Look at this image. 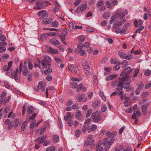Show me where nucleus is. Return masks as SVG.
Masks as SVG:
<instances>
[{
    "instance_id": "nucleus-18",
    "label": "nucleus",
    "mask_w": 151,
    "mask_h": 151,
    "mask_svg": "<svg viewBox=\"0 0 151 151\" xmlns=\"http://www.w3.org/2000/svg\"><path fill=\"white\" fill-rule=\"evenodd\" d=\"M126 78L128 79V81L126 82V83L124 82V86H123V87L125 88H126L127 90V91H129L130 90V89L129 88V85L130 84V81H129V80L128 79V78H126Z\"/></svg>"
},
{
    "instance_id": "nucleus-2",
    "label": "nucleus",
    "mask_w": 151,
    "mask_h": 151,
    "mask_svg": "<svg viewBox=\"0 0 151 151\" xmlns=\"http://www.w3.org/2000/svg\"><path fill=\"white\" fill-rule=\"evenodd\" d=\"M127 81H128L127 78L123 80V79L119 78V83L118 84V86H119V87L117 88L116 91L117 93L119 94V95L122 94L123 91H122V87L124 85V82L126 83Z\"/></svg>"
},
{
    "instance_id": "nucleus-6",
    "label": "nucleus",
    "mask_w": 151,
    "mask_h": 151,
    "mask_svg": "<svg viewBox=\"0 0 151 151\" xmlns=\"http://www.w3.org/2000/svg\"><path fill=\"white\" fill-rule=\"evenodd\" d=\"M36 114L34 113L30 117H28L27 119V120L24 122L22 124L21 127V129L22 131H24L27 126V122H30V120H33L35 117L36 115Z\"/></svg>"
},
{
    "instance_id": "nucleus-32",
    "label": "nucleus",
    "mask_w": 151,
    "mask_h": 151,
    "mask_svg": "<svg viewBox=\"0 0 151 151\" xmlns=\"http://www.w3.org/2000/svg\"><path fill=\"white\" fill-rule=\"evenodd\" d=\"M53 140L55 143H57L59 141V137L58 135H54L53 137Z\"/></svg>"
},
{
    "instance_id": "nucleus-50",
    "label": "nucleus",
    "mask_w": 151,
    "mask_h": 151,
    "mask_svg": "<svg viewBox=\"0 0 151 151\" xmlns=\"http://www.w3.org/2000/svg\"><path fill=\"white\" fill-rule=\"evenodd\" d=\"M116 15H113L111 18L110 20V24H111L113 23L114 21L116 19Z\"/></svg>"
},
{
    "instance_id": "nucleus-39",
    "label": "nucleus",
    "mask_w": 151,
    "mask_h": 151,
    "mask_svg": "<svg viewBox=\"0 0 151 151\" xmlns=\"http://www.w3.org/2000/svg\"><path fill=\"white\" fill-rule=\"evenodd\" d=\"M55 150V147L54 146H51L48 147L46 150V151H54Z\"/></svg>"
},
{
    "instance_id": "nucleus-13",
    "label": "nucleus",
    "mask_w": 151,
    "mask_h": 151,
    "mask_svg": "<svg viewBox=\"0 0 151 151\" xmlns=\"http://www.w3.org/2000/svg\"><path fill=\"white\" fill-rule=\"evenodd\" d=\"M149 105L148 103H146L142 106L141 109L143 114L146 115L147 114V110Z\"/></svg>"
},
{
    "instance_id": "nucleus-26",
    "label": "nucleus",
    "mask_w": 151,
    "mask_h": 151,
    "mask_svg": "<svg viewBox=\"0 0 151 151\" xmlns=\"http://www.w3.org/2000/svg\"><path fill=\"white\" fill-rule=\"evenodd\" d=\"M117 75H111L108 76V77H106V80L107 81H109L110 80H111L114 79H115L116 77H117Z\"/></svg>"
},
{
    "instance_id": "nucleus-17",
    "label": "nucleus",
    "mask_w": 151,
    "mask_h": 151,
    "mask_svg": "<svg viewBox=\"0 0 151 151\" xmlns=\"http://www.w3.org/2000/svg\"><path fill=\"white\" fill-rule=\"evenodd\" d=\"M46 137L47 136L39 137L37 139V142L39 144L43 143L44 141L46 139Z\"/></svg>"
},
{
    "instance_id": "nucleus-23",
    "label": "nucleus",
    "mask_w": 151,
    "mask_h": 151,
    "mask_svg": "<svg viewBox=\"0 0 151 151\" xmlns=\"http://www.w3.org/2000/svg\"><path fill=\"white\" fill-rule=\"evenodd\" d=\"M49 42L55 45H58L60 44L59 41L55 38L50 39Z\"/></svg>"
},
{
    "instance_id": "nucleus-35",
    "label": "nucleus",
    "mask_w": 151,
    "mask_h": 151,
    "mask_svg": "<svg viewBox=\"0 0 151 151\" xmlns=\"http://www.w3.org/2000/svg\"><path fill=\"white\" fill-rule=\"evenodd\" d=\"M71 117V113L70 112H68L67 114L64 117V119L65 121L69 119H70Z\"/></svg>"
},
{
    "instance_id": "nucleus-58",
    "label": "nucleus",
    "mask_w": 151,
    "mask_h": 151,
    "mask_svg": "<svg viewBox=\"0 0 151 151\" xmlns=\"http://www.w3.org/2000/svg\"><path fill=\"white\" fill-rule=\"evenodd\" d=\"M133 58V55H132L130 54L128 55H125L124 58V59L127 60H130Z\"/></svg>"
},
{
    "instance_id": "nucleus-34",
    "label": "nucleus",
    "mask_w": 151,
    "mask_h": 151,
    "mask_svg": "<svg viewBox=\"0 0 151 151\" xmlns=\"http://www.w3.org/2000/svg\"><path fill=\"white\" fill-rule=\"evenodd\" d=\"M125 53L123 51H121L119 52V55L122 58H124L126 55Z\"/></svg>"
},
{
    "instance_id": "nucleus-19",
    "label": "nucleus",
    "mask_w": 151,
    "mask_h": 151,
    "mask_svg": "<svg viewBox=\"0 0 151 151\" xmlns=\"http://www.w3.org/2000/svg\"><path fill=\"white\" fill-rule=\"evenodd\" d=\"M100 102L99 100H96L95 101L93 104V107L94 109H96L100 106Z\"/></svg>"
},
{
    "instance_id": "nucleus-64",
    "label": "nucleus",
    "mask_w": 151,
    "mask_h": 151,
    "mask_svg": "<svg viewBox=\"0 0 151 151\" xmlns=\"http://www.w3.org/2000/svg\"><path fill=\"white\" fill-rule=\"evenodd\" d=\"M85 73L87 76L90 77L92 76V74L91 73L88 71H86L85 72Z\"/></svg>"
},
{
    "instance_id": "nucleus-33",
    "label": "nucleus",
    "mask_w": 151,
    "mask_h": 151,
    "mask_svg": "<svg viewBox=\"0 0 151 151\" xmlns=\"http://www.w3.org/2000/svg\"><path fill=\"white\" fill-rule=\"evenodd\" d=\"M52 70L51 68H48L47 69L45 70L44 71V73L45 75H47L49 74L50 73L52 72Z\"/></svg>"
},
{
    "instance_id": "nucleus-36",
    "label": "nucleus",
    "mask_w": 151,
    "mask_h": 151,
    "mask_svg": "<svg viewBox=\"0 0 151 151\" xmlns=\"http://www.w3.org/2000/svg\"><path fill=\"white\" fill-rule=\"evenodd\" d=\"M69 25L70 30L72 32L73 31L74 29V25L73 23L71 22H70L69 23Z\"/></svg>"
},
{
    "instance_id": "nucleus-29",
    "label": "nucleus",
    "mask_w": 151,
    "mask_h": 151,
    "mask_svg": "<svg viewBox=\"0 0 151 151\" xmlns=\"http://www.w3.org/2000/svg\"><path fill=\"white\" fill-rule=\"evenodd\" d=\"M59 37L60 38L62 42L65 45H67V43L65 41V36L60 34L59 35Z\"/></svg>"
},
{
    "instance_id": "nucleus-9",
    "label": "nucleus",
    "mask_w": 151,
    "mask_h": 151,
    "mask_svg": "<svg viewBox=\"0 0 151 151\" xmlns=\"http://www.w3.org/2000/svg\"><path fill=\"white\" fill-rule=\"evenodd\" d=\"M34 90L37 92H39L40 90L44 91H45V88L43 86L42 82V81H40L38 83L37 86L34 88Z\"/></svg>"
},
{
    "instance_id": "nucleus-24",
    "label": "nucleus",
    "mask_w": 151,
    "mask_h": 151,
    "mask_svg": "<svg viewBox=\"0 0 151 151\" xmlns=\"http://www.w3.org/2000/svg\"><path fill=\"white\" fill-rule=\"evenodd\" d=\"M124 14L121 12H120L117 14L116 17L119 19H122L124 17Z\"/></svg>"
},
{
    "instance_id": "nucleus-1",
    "label": "nucleus",
    "mask_w": 151,
    "mask_h": 151,
    "mask_svg": "<svg viewBox=\"0 0 151 151\" xmlns=\"http://www.w3.org/2000/svg\"><path fill=\"white\" fill-rule=\"evenodd\" d=\"M51 59L47 55H45L43 58V60H39V63L41 64L43 68H46L47 66H50L51 65Z\"/></svg>"
},
{
    "instance_id": "nucleus-28",
    "label": "nucleus",
    "mask_w": 151,
    "mask_h": 151,
    "mask_svg": "<svg viewBox=\"0 0 151 151\" xmlns=\"http://www.w3.org/2000/svg\"><path fill=\"white\" fill-rule=\"evenodd\" d=\"M54 89V87L53 86H49L47 88L45 92L46 97L47 98L48 97V90H53Z\"/></svg>"
},
{
    "instance_id": "nucleus-3",
    "label": "nucleus",
    "mask_w": 151,
    "mask_h": 151,
    "mask_svg": "<svg viewBox=\"0 0 151 151\" xmlns=\"http://www.w3.org/2000/svg\"><path fill=\"white\" fill-rule=\"evenodd\" d=\"M22 63H20L19 65V68H17L14 74L11 73V78H14L15 80L17 81L18 79L20 77V76L22 69Z\"/></svg>"
},
{
    "instance_id": "nucleus-55",
    "label": "nucleus",
    "mask_w": 151,
    "mask_h": 151,
    "mask_svg": "<svg viewBox=\"0 0 151 151\" xmlns=\"http://www.w3.org/2000/svg\"><path fill=\"white\" fill-rule=\"evenodd\" d=\"M110 17V14L108 12L105 13L103 15V17L105 19H107Z\"/></svg>"
},
{
    "instance_id": "nucleus-38",
    "label": "nucleus",
    "mask_w": 151,
    "mask_h": 151,
    "mask_svg": "<svg viewBox=\"0 0 151 151\" xmlns=\"http://www.w3.org/2000/svg\"><path fill=\"white\" fill-rule=\"evenodd\" d=\"M58 22L56 20L54 21L52 23V25L53 27H57L58 26Z\"/></svg>"
},
{
    "instance_id": "nucleus-22",
    "label": "nucleus",
    "mask_w": 151,
    "mask_h": 151,
    "mask_svg": "<svg viewBox=\"0 0 151 151\" xmlns=\"http://www.w3.org/2000/svg\"><path fill=\"white\" fill-rule=\"evenodd\" d=\"M49 52L52 54H58V50L55 49H53L52 47H49L48 48Z\"/></svg>"
},
{
    "instance_id": "nucleus-40",
    "label": "nucleus",
    "mask_w": 151,
    "mask_h": 151,
    "mask_svg": "<svg viewBox=\"0 0 151 151\" xmlns=\"http://www.w3.org/2000/svg\"><path fill=\"white\" fill-rule=\"evenodd\" d=\"M78 83L75 81H73L71 83L70 85L72 88H75L77 86Z\"/></svg>"
},
{
    "instance_id": "nucleus-61",
    "label": "nucleus",
    "mask_w": 151,
    "mask_h": 151,
    "mask_svg": "<svg viewBox=\"0 0 151 151\" xmlns=\"http://www.w3.org/2000/svg\"><path fill=\"white\" fill-rule=\"evenodd\" d=\"M47 35H48L54 36L56 35V33L55 32H49V33H47Z\"/></svg>"
},
{
    "instance_id": "nucleus-44",
    "label": "nucleus",
    "mask_w": 151,
    "mask_h": 151,
    "mask_svg": "<svg viewBox=\"0 0 151 151\" xmlns=\"http://www.w3.org/2000/svg\"><path fill=\"white\" fill-rule=\"evenodd\" d=\"M51 143V142L50 140H47L43 142V145L45 146H47L50 144Z\"/></svg>"
},
{
    "instance_id": "nucleus-49",
    "label": "nucleus",
    "mask_w": 151,
    "mask_h": 151,
    "mask_svg": "<svg viewBox=\"0 0 151 151\" xmlns=\"http://www.w3.org/2000/svg\"><path fill=\"white\" fill-rule=\"evenodd\" d=\"M119 83V80L118 82L116 80L114 81L111 84L112 86V87H114L116 86H118V84Z\"/></svg>"
},
{
    "instance_id": "nucleus-5",
    "label": "nucleus",
    "mask_w": 151,
    "mask_h": 151,
    "mask_svg": "<svg viewBox=\"0 0 151 151\" xmlns=\"http://www.w3.org/2000/svg\"><path fill=\"white\" fill-rule=\"evenodd\" d=\"M11 99L10 96L9 95H7L5 92H3L1 95L0 99L1 101L4 102V104L8 102Z\"/></svg>"
},
{
    "instance_id": "nucleus-42",
    "label": "nucleus",
    "mask_w": 151,
    "mask_h": 151,
    "mask_svg": "<svg viewBox=\"0 0 151 151\" xmlns=\"http://www.w3.org/2000/svg\"><path fill=\"white\" fill-rule=\"evenodd\" d=\"M149 95V93L147 92H144L141 94L143 98H145L147 97Z\"/></svg>"
},
{
    "instance_id": "nucleus-11",
    "label": "nucleus",
    "mask_w": 151,
    "mask_h": 151,
    "mask_svg": "<svg viewBox=\"0 0 151 151\" xmlns=\"http://www.w3.org/2000/svg\"><path fill=\"white\" fill-rule=\"evenodd\" d=\"M37 15L40 18L43 19H46L48 16L47 13L44 10L39 11L37 13Z\"/></svg>"
},
{
    "instance_id": "nucleus-63",
    "label": "nucleus",
    "mask_w": 151,
    "mask_h": 151,
    "mask_svg": "<svg viewBox=\"0 0 151 151\" xmlns=\"http://www.w3.org/2000/svg\"><path fill=\"white\" fill-rule=\"evenodd\" d=\"M151 87V82H149L145 86V88L146 89H148Z\"/></svg>"
},
{
    "instance_id": "nucleus-51",
    "label": "nucleus",
    "mask_w": 151,
    "mask_h": 151,
    "mask_svg": "<svg viewBox=\"0 0 151 151\" xmlns=\"http://www.w3.org/2000/svg\"><path fill=\"white\" fill-rule=\"evenodd\" d=\"M97 128V126L95 124L92 125L90 127V130L92 131H94Z\"/></svg>"
},
{
    "instance_id": "nucleus-53",
    "label": "nucleus",
    "mask_w": 151,
    "mask_h": 151,
    "mask_svg": "<svg viewBox=\"0 0 151 151\" xmlns=\"http://www.w3.org/2000/svg\"><path fill=\"white\" fill-rule=\"evenodd\" d=\"M92 109H89L86 113V117H88L90 116L91 115V114L92 113Z\"/></svg>"
},
{
    "instance_id": "nucleus-56",
    "label": "nucleus",
    "mask_w": 151,
    "mask_h": 151,
    "mask_svg": "<svg viewBox=\"0 0 151 151\" xmlns=\"http://www.w3.org/2000/svg\"><path fill=\"white\" fill-rule=\"evenodd\" d=\"M89 126L87 125H85L83 126V127L82 131L83 132H86Z\"/></svg>"
},
{
    "instance_id": "nucleus-60",
    "label": "nucleus",
    "mask_w": 151,
    "mask_h": 151,
    "mask_svg": "<svg viewBox=\"0 0 151 151\" xmlns=\"http://www.w3.org/2000/svg\"><path fill=\"white\" fill-rule=\"evenodd\" d=\"M114 141V138L111 139L109 141L108 140V145H110L112 144Z\"/></svg>"
},
{
    "instance_id": "nucleus-46",
    "label": "nucleus",
    "mask_w": 151,
    "mask_h": 151,
    "mask_svg": "<svg viewBox=\"0 0 151 151\" xmlns=\"http://www.w3.org/2000/svg\"><path fill=\"white\" fill-rule=\"evenodd\" d=\"M81 111L80 110H78L76 113L75 116L76 118H78L81 115Z\"/></svg>"
},
{
    "instance_id": "nucleus-37",
    "label": "nucleus",
    "mask_w": 151,
    "mask_h": 151,
    "mask_svg": "<svg viewBox=\"0 0 151 151\" xmlns=\"http://www.w3.org/2000/svg\"><path fill=\"white\" fill-rule=\"evenodd\" d=\"M8 118H10L11 117L12 119H14L15 117V113H13L12 111L11 112L8 116Z\"/></svg>"
},
{
    "instance_id": "nucleus-7",
    "label": "nucleus",
    "mask_w": 151,
    "mask_h": 151,
    "mask_svg": "<svg viewBox=\"0 0 151 151\" xmlns=\"http://www.w3.org/2000/svg\"><path fill=\"white\" fill-rule=\"evenodd\" d=\"M94 122H99L101 119V117L98 112L93 113L91 116Z\"/></svg>"
},
{
    "instance_id": "nucleus-21",
    "label": "nucleus",
    "mask_w": 151,
    "mask_h": 151,
    "mask_svg": "<svg viewBox=\"0 0 151 151\" xmlns=\"http://www.w3.org/2000/svg\"><path fill=\"white\" fill-rule=\"evenodd\" d=\"M52 21V18L50 17L45 19L43 21V22L44 24H47L50 23Z\"/></svg>"
},
{
    "instance_id": "nucleus-43",
    "label": "nucleus",
    "mask_w": 151,
    "mask_h": 151,
    "mask_svg": "<svg viewBox=\"0 0 151 151\" xmlns=\"http://www.w3.org/2000/svg\"><path fill=\"white\" fill-rule=\"evenodd\" d=\"M111 63L113 64H120V62L119 61H116L115 60L113 59H111L110 60Z\"/></svg>"
},
{
    "instance_id": "nucleus-52",
    "label": "nucleus",
    "mask_w": 151,
    "mask_h": 151,
    "mask_svg": "<svg viewBox=\"0 0 151 151\" xmlns=\"http://www.w3.org/2000/svg\"><path fill=\"white\" fill-rule=\"evenodd\" d=\"M19 123V119H15L13 125L15 127H17Z\"/></svg>"
},
{
    "instance_id": "nucleus-14",
    "label": "nucleus",
    "mask_w": 151,
    "mask_h": 151,
    "mask_svg": "<svg viewBox=\"0 0 151 151\" xmlns=\"http://www.w3.org/2000/svg\"><path fill=\"white\" fill-rule=\"evenodd\" d=\"M143 23V22L141 19L139 20L138 21L135 20L134 21V24L135 27H138L141 26Z\"/></svg>"
},
{
    "instance_id": "nucleus-15",
    "label": "nucleus",
    "mask_w": 151,
    "mask_h": 151,
    "mask_svg": "<svg viewBox=\"0 0 151 151\" xmlns=\"http://www.w3.org/2000/svg\"><path fill=\"white\" fill-rule=\"evenodd\" d=\"M22 74L23 75L27 76H28L29 75V72L28 71L27 67L24 65L22 70Z\"/></svg>"
},
{
    "instance_id": "nucleus-62",
    "label": "nucleus",
    "mask_w": 151,
    "mask_h": 151,
    "mask_svg": "<svg viewBox=\"0 0 151 151\" xmlns=\"http://www.w3.org/2000/svg\"><path fill=\"white\" fill-rule=\"evenodd\" d=\"M55 60L58 63H61L62 60L58 58L57 57H55L54 58Z\"/></svg>"
},
{
    "instance_id": "nucleus-59",
    "label": "nucleus",
    "mask_w": 151,
    "mask_h": 151,
    "mask_svg": "<svg viewBox=\"0 0 151 151\" xmlns=\"http://www.w3.org/2000/svg\"><path fill=\"white\" fill-rule=\"evenodd\" d=\"M106 4L107 7L109 9H111L112 7V6L111 5V3L109 1H107L106 3Z\"/></svg>"
},
{
    "instance_id": "nucleus-45",
    "label": "nucleus",
    "mask_w": 151,
    "mask_h": 151,
    "mask_svg": "<svg viewBox=\"0 0 151 151\" xmlns=\"http://www.w3.org/2000/svg\"><path fill=\"white\" fill-rule=\"evenodd\" d=\"M86 8V5L85 4H84L82 5L80 7V11L81 12H83Z\"/></svg>"
},
{
    "instance_id": "nucleus-27",
    "label": "nucleus",
    "mask_w": 151,
    "mask_h": 151,
    "mask_svg": "<svg viewBox=\"0 0 151 151\" xmlns=\"http://www.w3.org/2000/svg\"><path fill=\"white\" fill-rule=\"evenodd\" d=\"M97 151H103V148L101 146V142H100V143H99L96 147Z\"/></svg>"
},
{
    "instance_id": "nucleus-41",
    "label": "nucleus",
    "mask_w": 151,
    "mask_h": 151,
    "mask_svg": "<svg viewBox=\"0 0 151 151\" xmlns=\"http://www.w3.org/2000/svg\"><path fill=\"white\" fill-rule=\"evenodd\" d=\"M144 84L142 82H141L138 85L137 88L139 90L142 91V89L144 88Z\"/></svg>"
},
{
    "instance_id": "nucleus-25",
    "label": "nucleus",
    "mask_w": 151,
    "mask_h": 151,
    "mask_svg": "<svg viewBox=\"0 0 151 151\" xmlns=\"http://www.w3.org/2000/svg\"><path fill=\"white\" fill-rule=\"evenodd\" d=\"M34 111V107L32 106H30L28 107L27 109V112L29 114H31Z\"/></svg>"
},
{
    "instance_id": "nucleus-57",
    "label": "nucleus",
    "mask_w": 151,
    "mask_h": 151,
    "mask_svg": "<svg viewBox=\"0 0 151 151\" xmlns=\"http://www.w3.org/2000/svg\"><path fill=\"white\" fill-rule=\"evenodd\" d=\"M108 144V139L107 138H105L103 141V145L104 146H106Z\"/></svg>"
},
{
    "instance_id": "nucleus-8",
    "label": "nucleus",
    "mask_w": 151,
    "mask_h": 151,
    "mask_svg": "<svg viewBox=\"0 0 151 151\" xmlns=\"http://www.w3.org/2000/svg\"><path fill=\"white\" fill-rule=\"evenodd\" d=\"M35 5V6L34 7V9L38 10L41 9L42 8H45L47 6L42 1L37 2L36 3Z\"/></svg>"
},
{
    "instance_id": "nucleus-12",
    "label": "nucleus",
    "mask_w": 151,
    "mask_h": 151,
    "mask_svg": "<svg viewBox=\"0 0 151 151\" xmlns=\"http://www.w3.org/2000/svg\"><path fill=\"white\" fill-rule=\"evenodd\" d=\"M141 115V113L139 110L136 111H134L132 115V118L134 119H136L137 117H140Z\"/></svg>"
},
{
    "instance_id": "nucleus-16",
    "label": "nucleus",
    "mask_w": 151,
    "mask_h": 151,
    "mask_svg": "<svg viewBox=\"0 0 151 151\" xmlns=\"http://www.w3.org/2000/svg\"><path fill=\"white\" fill-rule=\"evenodd\" d=\"M139 68H136L134 69L133 75V79L134 80H136L135 78L137 77V76L139 73Z\"/></svg>"
},
{
    "instance_id": "nucleus-47",
    "label": "nucleus",
    "mask_w": 151,
    "mask_h": 151,
    "mask_svg": "<svg viewBox=\"0 0 151 151\" xmlns=\"http://www.w3.org/2000/svg\"><path fill=\"white\" fill-rule=\"evenodd\" d=\"M116 64V65L114 66V71H117L120 68V64Z\"/></svg>"
},
{
    "instance_id": "nucleus-48",
    "label": "nucleus",
    "mask_w": 151,
    "mask_h": 151,
    "mask_svg": "<svg viewBox=\"0 0 151 151\" xmlns=\"http://www.w3.org/2000/svg\"><path fill=\"white\" fill-rule=\"evenodd\" d=\"M10 109V107L9 106H6L4 109V112L6 114L7 113Z\"/></svg>"
},
{
    "instance_id": "nucleus-4",
    "label": "nucleus",
    "mask_w": 151,
    "mask_h": 151,
    "mask_svg": "<svg viewBox=\"0 0 151 151\" xmlns=\"http://www.w3.org/2000/svg\"><path fill=\"white\" fill-rule=\"evenodd\" d=\"M132 70L131 68V67L127 66L125 67L123 69L122 72L120 75L121 76H124L122 78H120L121 79H123L124 80L126 78H128V79L129 80L128 74L132 73Z\"/></svg>"
},
{
    "instance_id": "nucleus-54",
    "label": "nucleus",
    "mask_w": 151,
    "mask_h": 151,
    "mask_svg": "<svg viewBox=\"0 0 151 151\" xmlns=\"http://www.w3.org/2000/svg\"><path fill=\"white\" fill-rule=\"evenodd\" d=\"M151 74V71L149 70H146L145 72V76H148Z\"/></svg>"
},
{
    "instance_id": "nucleus-10",
    "label": "nucleus",
    "mask_w": 151,
    "mask_h": 151,
    "mask_svg": "<svg viewBox=\"0 0 151 151\" xmlns=\"http://www.w3.org/2000/svg\"><path fill=\"white\" fill-rule=\"evenodd\" d=\"M126 22L125 19H123L122 21H119L118 22L115 23L113 26V28L115 29L118 27H119Z\"/></svg>"
},
{
    "instance_id": "nucleus-20",
    "label": "nucleus",
    "mask_w": 151,
    "mask_h": 151,
    "mask_svg": "<svg viewBox=\"0 0 151 151\" xmlns=\"http://www.w3.org/2000/svg\"><path fill=\"white\" fill-rule=\"evenodd\" d=\"M68 69L73 73H75L77 72V70L76 67L73 65L69 66Z\"/></svg>"
},
{
    "instance_id": "nucleus-30",
    "label": "nucleus",
    "mask_w": 151,
    "mask_h": 151,
    "mask_svg": "<svg viewBox=\"0 0 151 151\" xmlns=\"http://www.w3.org/2000/svg\"><path fill=\"white\" fill-rule=\"evenodd\" d=\"M83 66L84 69L86 71H89L90 70V66L88 65L87 63L83 64Z\"/></svg>"
},
{
    "instance_id": "nucleus-31",
    "label": "nucleus",
    "mask_w": 151,
    "mask_h": 151,
    "mask_svg": "<svg viewBox=\"0 0 151 151\" xmlns=\"http://www.w3.org/2000/svg\"><path fill=\"white\" fill-rule=\"evenodd\" d=\"M83 89V91H86V88H83L82 84H80L77 88L76 91L77 92L80 91L81 89Z\"/></svg>"
}]
</instances>
